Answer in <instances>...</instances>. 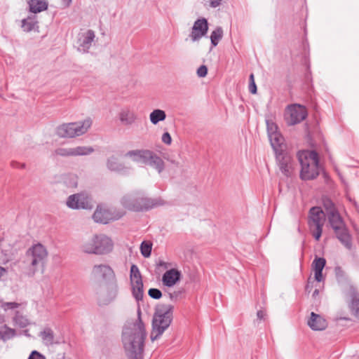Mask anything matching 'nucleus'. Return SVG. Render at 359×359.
<instances>
[{
    "label": "nucleus",
    "instance_id": "f257e3e1",
    "mask_svg": "<svg viewBox=\"0 0 359 359\" xmlns=\"http://www.w3.org/2000/svg\"><path fill=\"white\" fill-rule=\"evenodd\" d=\"M140 313L138 310L137 319L135 322L128 323L123 329L122 341L128 359H143L144 357L147 332Z\"/></svg>",
    "mask_w": 359,
    "mask_h": 359
},
{
    "label": "nucleus",
    "instance_id": "f03ea898",
    "mask_svg": "<svg viewBox=\"0 0 359 359\" xmlns=\"http://www.w3.org/2000/svg\"><path fill=\"white\" fill-rule=\"evenodd\" d=\"M48 252L44 245L36 243L29 248L20 264L22 272L28 277H33L44 267Z\"/></svg>",
    "mask_w": 359,
    "mask_h": 359
},
{
    "label": "nucleus",
    "instance_id": "7ed1b4c3",
    "mask_svg": "<svg viewBox=\"0 0 359 359\" xmlns=\"http://www.w3.org/2000/svg\"><path fill=\"white\" fill-rule=\"evenodd\" d=\"M173 318V306L159 304L155 308L152 319V329L150 339L152 341L161 337L169 327Z\"/></svg>",
    "mask_w": 359,
    "mask_h": 359
},
{
    "label": "nucleus",
    "instance_id": "20e7f679",
    "mask_svg": "<svg viewBox=\"0 0 359 359\" xmlns=\"http://www.w3.org/2000/svg\"><path fill=\"white\" fill-rule=\"evenodd\" d=\"M121 202L124 208L135 212L147 211L164 204L161 198H148L141 193L126 195Z\"/></svg>",
    "mask_w": 359,
    "mask_h": 359
},
{
    "label": "nucleus",
    "instance_id": "39448f33",
    "mask_svg": "<svg viewBox=\"0 0 359 359\" xmlns=\"http://www.w3.org/2000/svg\"><path fill=\"white\" fill-rule=\"evenodd\" d=\"M113 242L104 234H95L83 241L81 248L83 252L92 255H105L113 249Z\"/></svg>",
    "mask_w": 359,
    "mask_h": 359
},
{
    "label": "nucleus",
    "instance_id": "423d86ee",
    "mask_svg": "<svg viewBox=\"0 0 359 359\" xmlns=\"http://www.w3.org/2000/svg\"><path fill=\"white\" fill-rule=\"evenodd\" d=\"M298 158L302 167L300 177L302 180H313L319 175L318 158L316 151H299Z\"/></svg>",
    "mask_w": 359,
    "mask_h": 359
},
{
    "label": "nucleus",
    "instance_id": "0eeeda50",
    "mask_svg": "<svg viewBox=\"0 0 359 359\" xmlns=\"http://www.w3.org/2000/svg\"><path fill=\"white\" fill-rule=\"evenodd\" d=\"M93 124L90 118H86L83 121L63 123L57 128V135L63 138H73L86 133Z\"/></svg>",
    "mask_w": 359,
    "mask_h": 359
},
{
    "label": "nucleus",
    "instance_id": "6e6552de",
    "mask_svg": "<svg viewBox=\"0 0 359 359\" xmlns=\"http://www.w3.org/2000/svg\"><path fill=\"white\" fill-rule=\"evenodd\" d=\"M329 224L333 229L337 238L348 250L351 249V236L347 226L339 211L327 215Z\"/></svg>",
    "mask_w": 359,
    "mask_h": 359
},
{
    "label": "nucleus",
    "instance_id": "1a4fd4ad",
    "mask_svg": "<svg viewBox=\"0 0 359 359\" xmlns=\"http://www.w3.org/2000/svg\"><path fill=\"white\" fill-rule=\"evenodd\" d=\"M325 221V214L319 207H313L310 209L308 224L311 235L316 241H319L323 227Z\"/></svg>",
    "mask_w": 359,
    "mask_h": 359
},
{
    "label": "nucleus",
    "instance_id": "9d476101",
    "mask_svg": "<svg viewBox=\"0 0 359 359\" xmlns=\"http://www.w3.org/2000/svg\"><path fill=\"white\" fill-rule=\"evenodd\" d=\"M118 292L117 280H111L101 285L96 292L97 304L100 306H107L114 302Z\"/></svg>",
    "mask_w": 359,
    "mask_h": 359
},
{
    "label": "nucleus",
    "instance_id": "9b49d317",
    "mask_svg": "<svg viewBox=\"0 0 359 359\" xmlns=\"http://www.w3.org/2000/svg\"><path fill=\"white\" fill-rule=\"evenodd\" d=\"M307 116L306 109L298 104H291L287 107L285 111V118L288 125L294 126L299 123Z\"/></svg>",
    "mask_w": 359,
    "mask_h": 359
},
{
    "label": "nucleus",
    "instance_id": "f8f14e48",
    "mask_svg": "<svg viewBox=\"0 0 359 359\" xmlns=\"http://www.w3.org/2000/svg\"><path fill=\"white\" fill-rule=\"evenodd\" d=\"M130 282L132 292L134 298L137 302L142 299L144 290L142 276L138 267L133 264L130 267Z\"/></svg>",
    "mask_w": 359,
    "mask_h": 359
},
{
    "label": "nucleus",
    "instance_id": "ddd939ff",
    "mask_svg": "<svg viewBox=\"0 0 359 359\" xmlns=\"http://www.w3.org/2000/svg\"><path fill=\"white\" fill-rule=\"evenodd\" d=\"M94 151V148L90 146H77L75 147H59L54 151V154L62 157H76L88 156Z\"/></svg>",
    "mask_w": 359,
    "mask_h": 359
},
{
    "label": "nucleus",
    "instance_id": "4468645a",
    "mask_svg": "<svg viewBox=\"0 0 359 359\" xmlns=\"http://www.w3.org/2000/svg\"><path fill=\"white\" fill-rule=\"evenodd\" d=\"M66 204L72 209H90L92 208L90 198L84 193L69 196Z\"/></svg>",
    "mask_w": 359,
    "mask_h": 359
},
{
    "label": "nucleus",
    "instance_id": "2eb2a0df",
    "mask_svg": "<svg viewBox=\"0 0 359 359\" xmlns=\"http://www.w3.org/2000/svg\"><path fill=\"white\" fill-rule=\"evenodd\" d=\"M95 34L91 29L81 30L77 36L78 50L83 53L88 51L94 41Z\"/></svg>",
    "mask_w": 359,
    "mask_h": 359
},
{
    "label": "nucleus",
    "instance_id": "dca6fc26",
    "mask_svg": "<svg viewBox=\"0 0 359 359\" xmlns=\"http://www.w3.org/2000/svg\"><path fill=\"white\" fill-rule=\"evenodd\" d=\"M91 276L95 280H116L113 269L107 264L94 265L91 271Z\"/></svg>",
    "mask_w": 359,
    "mask_h": 359
},
{
    "label": "nucleus",
    "instance_id": "f3484780",
    "mask_svg": "<svg viewBox=\"0 0 359 359\" xmlns=\"http://www.w3.org/2000/svg\"><path fill=\"white\" fill-rule=\"evenodd\" d=\"M208 31V20L204 18H199L194 22L189 37L193 42L198 41L207 34Z\"/></svg>",
    "mask_w": 359,
    "mask_h": 359
},
{
    "label": "nucleus",
    "instance_id": "a211bd4d",
    "mask_svg": "<svg viewBox=\"0 0 359 359\" xmlns=\"http://www.w3.org/2000/svg\"><path fill=\"white\" fill-rule=\"evenodd\" d=\"M279 169L285 177H290L293 172V161L290 154L285 152L276 154Z\"/></svg>",
    "mask_w": 359,
    "mask_h": 359
},
{
    "label": "nucleus",
    "instance_id": "6ab92c4d",
    "mask_svg": "<svg viewBox=\"0 0 359 359\" xmlns=\"http://www.w3.org/2000/svg\"><path fill=\"white\" fill-rule=\"evenodd\" d=\"M120 216L114 215L111 211L102 206H97L96 208L93 218L95 222L107 224L111 220L118 219Z\"/></svg>",
    "mask_w": 359,
    "mask_h": 359
},
{
    "label": "nucleus",
    "instance_id": "aec40b11",
    "mask_svg": "<svg viewBox=\"0 0 359 359\" xmlns=\"http://www.w3.org/2000/svg\"><path fill=\"white\" fill-rule=\"evenodd\" d=\"M106 165L110 171L122 175H128L130 170V167L121 162L115 156H111L107 158Z\"/></svg>",
    "mask_w": 359,
    "mask_h": 359
},
{
    "label": "nucleus",
    "instance_id": "412c9836",
    "mask_svg": "<svg viewBox=\"0 0 359 359\" xmlns=\"http://www.w3.org/2000/svg\"><path fill=\"white\" fill-rule=\"evenodd\" d=\"M118 118L122 125L129 126L137 121V115L128 107H126L120 110Z\"/></svg>",
    "mask_w": 359,
    "mask_h": 359
},
{
    "label": "nucleus",
    "instance_id": "4be33fe9",
    "mask_svg": "<svg viewBox=\"0 0 359 359\" xmlns=\"http://www.w3.org/2000/svg\"><path fill=\"white\" fill-rule=\"evenodd\" d=\"M347 294L350 298L349 309L351 313L359 319V292L354 287L350 286Z\"/></svg>",
    "mask_w": 359,
    "mask_h": 359
},
{
    "label": "nucleus",
    "instance_id": "5701e85b",
    "mask_svg": "<svg viewBox=\"0 0 359 359\" xmlns=\"http://www.w3.org/2000/svg\"><path fill=\"white\" fill-rule=\"evenodd\" d=\"M149 154L145 164L156 170L158 173H161L165 168V163L163 159L151 150Z\"/></svg>",
    "mask_w": 359,
    "mask_h": 359
},
{
    "label": "nucleus",
    "instance_id": "b1692460",
    "mask_svg": "<svg viewBox=\"0 0 359 359\" xmlns=\"http://www.w3.org/2000/svg\"><path fill=\"white\" fill-rule=\"evenodd\" d=\"M181 278V273L175 269L168 270L162 277V283L163 285L167 287L174 286Z\"/></svg>",
    "mask_w": 359,
    "mask_h": 359
},
{
    "label": "nucleus",
    "instance_id": "393cba45",
    "mask_svg": "<svg viewBox=\"0 0 359 359\" xmlns=\"http://www.w3.org/2000/svg\"><path fill=\"white\" fill-rule=\"evenodd\" d=\"M308 325L313 330H323L327 327V323L321 316L311 312L310 318L308 320Z\"/></svg>",
    "mask_w": 359,
    "mask_h": 359
},
{
    "label": "nucleus",
    "instance_id": "a878e982",
    "mask_svg": "<svg viewBox=\"0 0 359 359\" xmlns=\"http://www.w3.org/2000/svg\"><path fill=\"white\" fill-rule=\"evenodd\" d=\"M271 144L276 151V154L285 152V146L283 143L284 139L283 136L278 132L269 136Z\"/></svg>",
    "mask_w": 359,
    "mask_h": 359
},
{
    "label": "nucleus",
    "instance_id": "bb28decb",
    "mask_svg": "<svg viewBox=\"0 0 359 359\" xmlns=\"http://www.w3.org/2000/svg\"><path fill=\"white\" fill-rule=\"evenodd\" d=\"M150 150L149 149H135L128 151L126 157L130 158L133 161L142 163L145 164L147 156Z\"/></svg>",
    "mask_w": 359,
    "mask_h": 359
},
{
    "label": "nucleus",
    "instance_id": "cd10ccee",
    "mask_svg": "<svg viewBox=\"0 0 359 359\" xmlns=\"http://www.w3.org/2000/svg\"><path fill=\"white\" fill-rule=\"evenodd\" d=\"M326 264V261L323 257H316L312 263V267L315 272V279L318 282H321L323 279V270Z\"/></svg>",
    "mask_w": 359,
    "mask_h": 359
},
{
    "label": "nucleus",
    "instance_id": "c85d7f7f",
    "mask_svg": "<svg viewBox=\"0 0 359 359\" xmlns=\"http://www.w3.org/2000/svg\"><path fill=\"white\" fill-rule=\"evenodd\" d=\"M28 4L30 12L34 13H40L48 8V3L46 0H29Z\"/></svg>",
    "mask_w": 359,
    "mask_h": 359
},
{
    "label": "nucleus",
    "instance_id": "c756f323",
    "mask_svg": "<svg viewBox=\"0 0 359 359\" xmlns=\"http://www.w3.org/2000/svg\"><path fill=\"white\" fill-rule=\"evenodd\" d=\"M39 336L43 340V342L46 346H50L54 344V333L50 327H46L41 332Z\"/></svg>",
    "mask_w": 359,
    "mask_h": 359
},
{
    "label": "nucleus",
    "instance_id": "7c9ffc66",
    "mask_svg": "<svg viewBox=\"0 0 359 359\" xmlns=\"http://www.w3.org/2000/svg\"><path fill=\"white\" fill-rule=\"evenodd\" d=\"M166 114L163 110L154 109L149 114L150 121L154 124H157L159 121H163L165 119Z\"/></svg>",
    "mask_w": 359,
    "mask_h": 359
},
{
    "label": "nucleus",
    "instance_id": "2f4dec72",
    "mask_svg": "<svg viewBox=\"0 0 359 359\" xmlns=\"http://www.w3.org/2000/svg\"><path fill=\"white\" fill-rule=\"evenodd\" d=\"M15 335V330L8 327L7 325H4L0 327V339L3 341H7L14 337Z\"/></svg>",
    "mask_w": 359,
    "mask_h": 359
},
{
    "label": "nucleus",
    "instance_id": "473e14b6",
    "mask_svg": "<svg viewBox=\"0 0 359 359\" xmlns=\"http://www.w3.org/2000/svg\"><path fill=\"white\" fill-rule=\"evenodd\" d=\"M224 34L223 29L217 27L210 34V41L212 46H217L219 41L222 39Z\"/></svg>",
    "mask_w": 359,
    "mask_h": 359
},
{
    "label": "nucleus",
    "instance_id": "72a5a7b5",
    "mask_svg": "<svg viewBox=\"0 0 359 359\" xmlns=\"http://www.w3.org/2000/svg\"><path fill=\"white\" fill-rule=\"evenodd\" d=\"M36 24L37 21L34 18L28 17L22 20V28L25 32H29L34 29Z\"/></svg>",
    "mask_w": 359,
    "mask_h": 359
},
{
    "label": "nucleus",
    "instance_id": "f704fd0d",
    "mask_svg": "<svg viewBox=\"0 0 359 359\" xmlns=\"http://www.w3.org/2000/svg\"><path fill=\"white\" fill-rule=\"evenodd\" d=\"M323 207L326 212V216L330 215V213H333L334 212L338 211L336 208L334 203L331 201L329 198H323Z\"/></svg>",
    "mask_w": 359,
    "mask_h": 359
},
{
    "label": "nucleus",
    "instance_id": "c9c22d12",
    "mask_svg": "<svg viewBox=\"0 0 359 359\" xmlns=\"http://www.w3.org/2000/svg\"><path fill=\"white\" fill-rule=\"evenodd\" d=\"M13 322L15 325L19 326L20 327H25L29 325V320L28 319L22 316L20 312H16L14 318H13Z\"/></svg>",
    "mask_w": 359,
    "mask_h": 359
},
{
    "label": "nucleus",
    "instance_id": "e433bc0d",
    "mask_svg": "<svg viewBox=\"0 0 359 359\" xmlns=\"http://www.w3.org/2000/svg\"><path fill=\"white\" fill-rule=\"evenodd\" d=\"M64 183L68 187L74 188L77 186L78 179L76 175L69 174L64 177Z\"/></svg>",
    "mask_w": 359,
    "mask_h": 359
},
{
    "label": "nucleus",
    "instance_id": "4c0bfd02",
    "mask_svg": "<svg viewBox=\"0 0 359 359\" xmlns=\"http://www.w3.org/2000/svg\"><path fill=\"white\" fill-rule=\"evenodd\" d=\"M152 244L147 241H143L140 245V251L143 257H149L151 255Z\"/></svg>",
    "mask_w": 359,
    "mask_h": 359
},
{
    "label": "nucleus",
    "instance_id": "58836bf2",
    "mask_svg": "<svg viewBox=\"0 0 359 359\" xmlns=\"http://www.w3.org/2000/svg\"><path fill=\"white\" fill-rule=\"evenodd\" d=\"M266 123L268 136L273 135V133H278V126L272 120L266 119Z\"/></svg>",
    "mask_w": 359,
    "mask_h": 359
},
{
    "label": "nucleus",
    "instance_id": "ea45409f",
    "mask_svg": "<svg viewBox=\"0 0 359 359\" xmlns=\"http://www.w3.org/2000/svg\"><path fill=\"white\" fill-rule=\"evenodd\" d=\"M149 297L154 299H159L162 297V292L160 290L156 288H151L148 291Z\"/></svg>",
    "mask_w": 359,
    "mask_h": 359
},
{
    "label": "nucleus",
    "instance_id": "a19ab883",
    "mask_svg": "<svg viewBox=\"0 0 359 359\" xmlns=\"http://www.w3.org/2000/svg\"><path fill=\"white\" fill-rule=\"evenodd\" d=\"M20 306L18 303L16 302H4L1 304V308L5 311L8 309H14L18 308Z\"/></svg>",
    "mask_w": 359,
    "mask_h": 359
},
{
    "label": "nucleus",
    "instance_id": "79ce46f5",
    "mask_svg": "<svg viewBox=\"0 0 359 359\" xmlns=\"http://www.w3.org/2000/svg\"><path fill=\"white\" fill-rule=\"evenodd\" d=\"M208 74V68L205 65H201L197 69V75L199 77H205Z\"/></svg>",
    "mask_w": 359,
    "mask_h": 359
},
{
    "label": "nucleus",
    "instance_id": "37998d69",
    "mask_svg": "<svg viewBox=\"0 0 359 359\" xmlns=\"http://www.w3.org/2000/svg\"><path fill=\"white\" fill-rule=\"evenodd\" d=\"M161 140L165 144L170 145L172 142V138L169 133L165 132L163 134Z\"/></svg>",
    "mask_w": 359,
    "mask_h": 359
},
{
    "label": "nucleus",
    "instance_id": "c03bdc74",
    "mask_svg": "<svg viewBox=\"0 0 359 359\" xmlns=\"http://www.w3.org/2000/svg\"><path fill=\"white\" fill-rule=\"evenodd\" d=\"M28 359H46L45 356L37 351H33L30 353Z\"/></svg>",
    "mask_w": 359,
    "mask_h": 359
},
{
    "label": "nucleus",
    "instance_id": "a18cd8bd",
    "mask_svg": "<svg viewBox=\"0 0 359 359\" xmlns=\"http://www.w3.org/2000/svg\"><path fill=\"white\" fill-rule=\"evenodd\" d=\"M249 90L252 94H255L257 93V86L255 82L250 83Z\"/></svg>",
    "mask_w": 359,
    "mask_h": 359
},
{
    "label": "nucleus",
    "instance_id": "49530a36",
    "mask_svg": "<svg viewBox=\"0 0 359 359\" xmlns=\"http://www.w3.org/2000/svg\"><path fill=\"white\" fill-rule=\"evenodd\" d=\"M222 0H210V6L212 8H216L221 4Z\"/></svg>",
    "mask_w": 359,
    "mask_h": 359
},
{
    "label": "nucleus",
    "instance_id": "de8ad7c7",
    "mask_svg": "<svg viewBox=\"0 0 359 359\" xmlns=\"http://www.w3.org/2000/svg\"><path fill=\"white\" fill-rule=\"evenodd\" d=\"M266 316V313H264V311H263L262 310L258 311L257 313V318L259 319V320L264 319V316Z\"/></svg>",
    "mask_w": 359,
    "mask_h": 359
},
{
    "label": "nucleus",
    "instance_id": "09e8293b",
    "mask_svg": "<svg viewBox=\"0 0 359 359\" xmlns=\"http://www.w3.org/2000/svg\"><path fill=\"white\" fill-rule=\"evenodd\" d=\"M13 166L15 167H18V168H25V163H15V164H13Z\"/></svg>",
    "mask_w": 359,
    "mask_h": 359
},
{
    "label": "nucleus",
    "instance_id": "8fccbe9b",
    "mask_svg": "<svg viewBox=\"0 0 359 359\" xmlns=\"http://www.w3.org/2000/svg\"><path fill=\"white\" fill-rule=\"evenodd\" d=\"M169 296H170V298L171 299H173L174 298H177V296H178V292H173V293H170V294H169Z\"/></svg>",
    "mask_w": 359,
    "mask_h": 359
},
{
    "label": "nucleus",
    "instance_id": "3c124183",
    "mask_svg": "<svg viewBox=\"0 0 359 359\" xmlns=\"http://www.w3.org/2000/svg\"><path fill=\"white\" fill-rule=\"evenodd\" d=\"M6 272L5 268L0 266V278Z\"/></svg>",
    "mask_w": 359,
    "mask_h": 359
},
{
    "label": "nucleus",
    "instance_id": "603ef678",
    "mask_svg": "<svg viewBox=\"0 0 359 359\" xmlns=\"http://www.w3.org/2000/svg\"><path fill=\"white\" fill-rule=\"evenodd\" d=\"M252 82H255V79H254V75L253 74H251L250 75V83H252Z\"/></svg>",
    "mask_w": 359,
    "mask_h": 359
},
{
    "label": "nucleus",
    "instance_id": "864d4df0",
    "mask_svg": "<svg viewBox=\"0 0 359 359\" xmlns=\"http://www.w3.org/2000/svg\"><path fill=\"white\" fill-rule=\"evenodd\" d=\"M159 266H164V267H166V263L163 262V261H161L158 264Z\"/></svg>",
    "mask_w": 359,
    "mask_h": 359
},
{
    "label": "nucleus",
    "instance_id": "5fc2aeb1",
    "mask_svg": "<svg viewBox=\"0 0 359 359\" xmlns=\"http://www.w3.org/2000/svg\"><path fill=\"white\" fill-rule=\"evenodd\" d=\"M318 292H318V290H317V289H316V290H314V292H313V297H315V296L318 295Z\"/></svg>",
    "mask_w": 359,
    "mask_h": 359
},
{
    "label": "nucleus",
    "instance_id": "6e6d98bb",
    "mask_svg": "<svg viewBox=\"0 0 359 359\" xmlns=\"http://www.w3.org/2000/svg\"><path fill=\"white\" fill-rule=\"evenodd\" d=\"M170 162H171L172 163H173V164L176 165H178V164H179V163H178V162H177V161H172H172H170Z\"/></svg>",
    "mask_w": 359,
    "mask_h": 359
},
{
    "label": "nucleus",
    "instance_id": "4d7b16f0",
    "mask_svg": "<svg viewBox=\"0 0 359 359\" xmlns=\"http://www.w3.org/2000/svg\"><path fill=\"white\" fill-rule=\"evenodd\" d=\"M58 359H65V355L62 354Z\"/></svg>",
    "mask_w": 359,
    "mask_h": 359
},
{
    "label": "nucleus",
    "instance_id": "13d9d810",
    "mask_svg": "<svg viewBox=\"0 0 359 359\" xmlns=\"http://www.w3.org/2000/svg\"><path fill=\"white\" fill-rule=\"evenodd\" d=\"M65 1L67 2V4H69L72 1V0H65Z\"/></svg>",
    "mask_w": 359,
    "mask_h": 359
}]
</instances>
